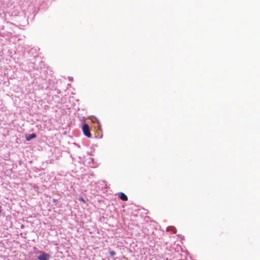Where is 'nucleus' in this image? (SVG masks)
Instances as JSON below:
<instances>
[{
	"instance_id": "obj_1",
	"label": "nucleus",
	"mask_w": 260,
	"mask_h": 260,
	"mask_svg": "<svg viewBox=\"0 0 260 260\" xmlns=\"http://www.w3.org/2000/svg\"><path fill=\"white\" fill-rule=\"evenodd\" d=\"M82 131H83L84 135L85 136H86L88 138H90L91 137V134L90 132L89 126L87 124L85 123L83 124V125L82 126Z\"/></svg>"
},
{
	"instance_id": "obj_2",
	"label": "nucleus",
	"mask_w": 260,
	"mask_h": 260,
	"mask_svg": "<svg viewBox=\"0 0 260 260\" xmlns=\"http://www.w3.org/2000/svg\"><path fill=\"white\" fill-rule=\"evenodd\" d=\"M50 258V255L47 253H43L42 255H40L38 257L39 260H48Z\"/></svg>"
},
{
	"instance_id": "obj_3",
	"label": "nucleus",
	"mask_w": 260,
	"mask_h": 260,
	"mask_svg": "<svg viewBox=\"0 0 260 260\" xmlns=\"http://www.w3.org/2000/svg\"><path fill=\"white\" fill-rule=\"evenodd\" d=\"M118 197L120 198V199L124 201H126L128 200L127 197L122 192H120L118 193Z\"/></svg>"
},
{
	"instance_id": "obj_4",
	"label": "nucleus",
	"mask_w": 260,
	"mask_h": 260,
	"mask_svg": "<svg viewBox=\"0 0 260 260\" xmlns=\"http://www.w3.org/2000/svg\"><path fill=\"white\" fill-rule=\"evenodd\" d=\"M36 135L35 134H31L30 135H27L25 136V139L27 141H30L32 139L35 138Z\"/></svg>"
},
{
	"instance_id": "obj_5",
	"label": "nucleus",
	"mask_w": 260,
	"mask_h": 260,
	"mask_svg": "<svg viewBox=\"0 0 260 260\" xmlns=\"http://www.w3.org/2000/svg\"><path fill=\"white\" fill-rule=\"evenodd\" d=\"M109 254H110V256H111V257H113V256H115V255L116 253H115V252L114 251H113V250H112V251H110L109 252Z\"/></svg>"
},
{
	"instance_id": "obj_6",
	"label": "nucleus",
	"mask_w": 260,
	"mask_h": 260,
	"mask_svg": "<svg viewBox=\"0 0 260 260\" xmlns=\"http://www.w3.org/2000/svg\"><path fill=\"white\" fill-rule=\"evenodd\" d=\"M79 200L80 201H81V202H83L84 203H85V200H84V198H82V197H80V198H79Z\"/></svg>"
},
{
	"instance_id": "obj_7",
	"label": "nucleus",
	"mask_w": 260,
	"mask_h": 260,
	"mask_svg": "<svg viewBox=\"0 0 260 260\" xmlns=\"http://www.w3.org/2000/svg\"><path fill=\"white\" fill-rule=\"evenodd\" d=\"M1 208H2V207H1V206H0V213H1V212H2Z\"/></svg>"
}]
</instances>
